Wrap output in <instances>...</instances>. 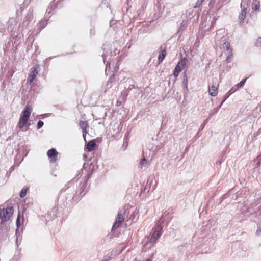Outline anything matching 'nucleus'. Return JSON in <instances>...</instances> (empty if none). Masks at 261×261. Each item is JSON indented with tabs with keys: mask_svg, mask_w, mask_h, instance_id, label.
I'll return each instance as SVG.
<instances>
[{
	"mask_svg": "<svg viewBox=\"0 0 261 261\" xmlns=\"http://www.w3.org/2000/svg\"><path fill=\"white\" fill-rule=\"evenodd\" d=\"M219 85L216 83V81H213L208 85V92L209 94L212 96H216L218 92Z\"/></svg>",
	"mask_w": 261,
	"mask_h": 261,
	"instance_id": "nucleus-5",
	"label": "nucleus"
},
{
	"mask_svg": "<svg viewBox=\"0 0 261 261\" xmlns=\"http://www.w3.org/2000/svg\"><path fill=\"white\" fill-rule=\"evenodd\" d=\"M146 261H149V260H146Z\"/></svg>",
	"mask_w": 261,
	"mask_h": 261,
	"instance_id": "nucleus-29",
	"label": "nucleus"
},
{
	"mask_svg": "<svg viewBox=\"0 0 261 261\" xmlns=\"http://www.w3.org/2000/svg\"><path fill=\"white\" fill-rule=\"evenodd\" d=\"M79 125L80 128L82 130L83 138L84 140L86 141V136L88 133V129L89 127V123L86 120H81L80 121Z\"/></svg>",
	"mask_w": 261,
	"mask_h": 261,
	"instance_id": "nucleus-7",
	"label": "nucleus"
},
{
	"mask_svg": "<svg viewBox=\"0 0 261 261\" xmlns=\"http://www.w3.org/2000/svg\"><path fill=\"white\" fill-rule=\"evenodd\" d=\"M58 154V152L54 148L48 150L47 155L50 163H55L56 162Z\"/></svg>",
	"mask_w": 261,
	"mask_h": 261,
	"instance_id": "nucleus-6",
	"label": "nucleus"
},
{
	"mask_svg": "<svg viewBox=\"0 0 261 261\" xmlns=\"http://www.w3.org/2000/svg\"><path fill=\"white\" fill-rule=\"evenodd\" d=\"M28 189H29L28 188H23L21 190L20 194V197L23 198L26 196V194H27Z\"/></svg>",
	"mask_w": 261,
	"mask_h": 261,
	"instance_id": "nucleus-16",
	"label": "nucleus"
},
{
	"mask_svg": "<svg viewBox=\"0 0 261 261\" xmlns=\"http://www.w3.org/2000/svg\"><path fill=\"white\" fill-rule=\"evenodd\" d=\"M121 105V101H117L116 102V105L117 106L119 107V106H120Z\"/></svg>",
	"mask_w": 261,
	"mask_h": 261,
	"instance_id": "nucleus-22",
	"label": "nucleus"
},
{
	"mask_svg": "<svg viewBox=\"0 0 261 261\" xmlns=\"http://www.w3.org/2000/svg\"><path fill=\"white\" fill-rule=\"evenodd\" d=\"M121 223H122L121 222H119L116 220L115 223H114V224L113 225L112 230H115V229L118 228L119 227V226L121 225Z\"/></svg>",
	"mask_w": 261,
	"mask_h": 261,
	"instance_id": "nucleus-15",
	"label": "nucleus"
},
{
	"mask_svg": "<svg viewBox=\"0 0 261 261\" xmlns=\"http://www.w3.org/2000/svg\"><path fill=\"white\" fill-rule=\"evenodd\" d=\"M247 11V8H244L242 10L240 14H239V22L240 23V24L243 23L244 20H245V19L246 18Z\"/></svg>",
	"mask_w": 261,
	"mask_h": 261,
	"instance_id": "nucleus-9",
	"label": "nucleus"
},
{
	"mask_svg": "<svg viewBox=\"0 0 261 261\" xmlns=\"http://www.w3.org/2000/svg\"><path fill=\"white\" fill-rule=\"evenodd\" d=\"M257 42H258V43H261V37H259V38L257 39Z\"/></svg>",
	"mask_w": 261,
	"mask_h": 261,
	"instance_id": "nucleus-25",
	"label": "nucleus"
},
{
	"mask_svg": "<svg viewBox=\"0 0 261 261\" xmlns=\"http://www.w3.org/2000/svg\"><path fill=\"white\" fill-rule=\"evenodd\" d=\"M146 261H149V260H146Z\"/></svg>",
	"mask_w": 261,
	"mask_h": 261,
	"instance_id": "nucleus-28",
	"label": "nucleus"
},
{
	"mask_svg": "<svg viewBox=\"0 0 261 261\" xmlns=\"http://www.w3.org/2000/svg\"><path fill=\"white\" fill-rule=\"evenodd\" d=\"M110 64H111V63H110L107 64L106 65V69H107V68H110Z\"/></svg>",
	"mask_w": 261,
	"mask_h": 261,
	"instance_id": "nucleus-24",
	"label": "nucleus"
},
{
	"mask_svg": "<svg viewBox=\"0 0 261 261\" xmlns=\"http://www.w3.org/2000/svg\"><path fill=\"white\" fill-rule=\"evenodd\" d=\"M204 0H198V3H202Z\"/></svg>",
	"mask_w": 261,
	"mask_h": 261,
	"instance_id": "nucleus-27",
	"label": "nucleus"
},
{
	"mask_svg": "<svg viewBox=\"0 0 261 261\" xmlns=\"http://www.w3.org/2000/svg\"><path fill=\"white\" fill-rule=\"evenodd\" d=\"M114 77V74H113L112 75V76L111 77V78L109 80V81H110L111 82H112V81H113Z\"/></svg>",
	"mask_w": 261,
	"mask_h": 261,
	"instance_id": "nucleus-23",
	"label": "nucleus"
},
{
	"mask_svg": "<svg viewBox=\"0 0 261 261\" xmlns=\"http://www.w3.org/2000/svg\"><path fill=\"white\" fill-rule=\"evenodd\" d=\"M228 55L227 57V59H226V61H227V62H230L232 57H233V53H232V50L230 51H229L228 52Z\"/></svg>",
	"mask_w": 261,
	"mask_h": 261,
	"instance_id": "nucleus-18",
	"label": "nucleus"
},
{
	"mask_svg": "<svg viewBox=\"0 0 261 261\" xmlns=\"http://www.w3.org/2000/svg\"><path fill=\"white\" fill-rule=\"evenodd\" d=\"M118 70V67L117 66H116L115 67V71H117V70Z\"/></svg>",
	"mask_w": 261,
	"mask_h": 261,
	"instance_id": "nucleus-26",
	"label": "nucleus"
},
{
	"mask_svg": "<svg viewBox=\"0 0 261 261\" xmlns=\"http://www.w3.org/2000/svg\"><path fill=\"white\" fill-rule=\"evenodd\" d=\"M124 215L122 214H120V213H119L117 215V216L116 219V220H117L119 222H122L124 221Z\"/></svg>",
	"mask_w": 261,
	"mask_h": 261,
	"instance_id": "nucleus-17",
	"label": "nucleus"
},
{
	"mask_svg": "<svg viewBox=\"0 0 261 261\" xmlns=\"http://www.w3.org/2000/svg\"><path fill=\"white\" fill-rule=\"evenodd\" d=\"M96 142L95 140L90 141L86 145L85 150L87 151H91L96 146Z\"/></svg>",
	"mask_w": 261,
	"mask_h": 261,
	"instance_id": "nucleus-10",
	"label": "nucleus"
},
{
	"mask_svg": "<svg viewBox=\"0 0 261 261\" xmlns=\"http://www.w3.org/2000/svg\"><path fill=\"white\" fill-rule=\"evenodd\" d=\"M38 66H37V67L31 69V73L27 79V83L31 84L34 80L37 75L38 74Z\"/></svg>",
	"mask_w": 261,
	"mask_h": 261,
	"instance_id": "nucleus-8",
	"label": "nucleus"
},
{
	"mask_svg": "<svg viewBox=\"0 0 261 261\" xmlns=\"http://www.w3.org/2000/svg\"><path fill=\"white\" fill-rule=\"evenodd\" d=\"M31 113V108L29 106H27L25 109L21 113L18 123V126L20 129L23 130V127L27 125Z\"/></svg>",
	"mask_w": 261,
	"mask_h": 261,
	"instance_id": "nucleus-1",
	"label": "nucleus"
},
{
	"mask_svg": "<svg viewBox=\"0 0 261 261\" xmlns=\"http://www.w3.org/2000/svg\"><path fill=\"white\" fill-rule=\"evenodd\" d=\"M222 46H223V48L226 50L228 52L229 51H230L231 50H232V48L230 47V43L226 41V42H225L223 45H222Z\"/></svg>",
	"mask_w": 261,
	"mask_h": 261,
	"instance_id": "nucleus-14",
	"label": "nucleus"
},
{
	"mask_svg": "<svg viewBox=\"0 0 261 261\" xmlns=\"http://www.w3.org/2000/svg\"><path fill=\"white\" fill-rule=\"evenodd\" d=\"M166 55V50L165 48H162V47H161V53H160L158 57V62L159 63H161L164 58H165Z\"/></svg>",
	"mask_w": 261,
	"mask_h": 261,
	"instance_id": "nucleus-12",
	"label": "nucleus"
},
{
	"mask_svg": "<svg viewBox=\"0 0 261 261\" xmlns=\"http://www.w3.org/2000/svg\"><path fill=\"white\" fill-rule=\"evenodd\" d=\"M43 122L41 120H39L37 123V129H40V128H41L43 126Z\"/></svg>",
	"mask_w": 261,
	"mask_h": 261,
	"instance_id": "nucleus-19",
	"label": "nucleus"
},
{
	"mask_svg": "<svg viewBox=\"0 0 261 261\" xmlns=\"http://www.w3.org/2000/svg\"><path fill=\"white\" fill-rule=\"evenodd\" d=\"M16 225L18 227H19L20 225V213L18 214L17 220H16Z\"/></svg>",
	"mask_w": 261,
	"mask_h": 261,
	"instance_id": "nucleus-20",
	"label": "nucleus"
},
{
	"mask_svg": "<svg viewBox=\"0 0 261 261\" xmlns=\"http://www.w3.org/2000/svg\"><path fill=\"white\" fill-rule=\"evenodd\" d=\"M13 208L12 207H8L6 209H0V223H3L8 221L12 216Z\"/></svg>",
	"mask_w": 261,
	"mask_h": 261,
	"instance_id": "nucleus-2",
	"label": "nucleus"
},
{
	"mask_svg": "<svg viewBox=\"0 0 261 261\" xmlns=\"http://www.w3.org/2000/svg\"><path fill=\"white\" fill-rule=\"evenodd\" d=\"M146 160L144 156H143V158H142V159L140 161V165H143L145 164V163L146 162Z\"/></svg>",
	"mask_w": 261,
	"mask_h": 261,
	"instance_id": "nucleus-21",
	"label": "nucleus"
},
{
	"mask_svg": "<svg viewBox=\"0 0 261 261\" xmlns=\"http://www.w3.org/2000/svg\"><path fill=\"white\" fill-rule=\"evenodd\" d=\"M260 8V2L259 0H253L252 9L255 11H259Z\"/></svg>",
	"mask_w": 261,
	"mask_h": 261,
	"instance_id": "nucleus-13",
	"label": "nucleus"
},
{
	"mask_svg": "<svg viewBox=\"0 0 261 261\" xmlns=\"http://www.w3.org/2000/svg\"><path fill=\"white\" fill-rule=\"evenodd\" d=\"M162 227L160 224H156L153 228V233L150 238V242L154 244L156 240L160 237L162 232Z\"/></svg>",
	"mask_w": 261,
	"mask_h": 261,
	"instance_id": "nucleus-4",
	"label": "nucleus"
},
{
	"mask_svg": "<svg viewBox=\"0 0 261 261\" xmlns=\"http://www.w3.org/2000/svg\"><path fill=\"white\" fill-rule=\"evenodd\" d=\"M246 79H243L242 81H241L239 84H237L235 87H233L232 88L230 91L228 92L229 93V95L231 94L232 93H234L236 90H237L238 88L242 87L245 82H246Z\"/></svg>",
	"mask_w": 261,
	"mask_h": 261,
	"instance_id": "nucleus-11",
	"label": "nucleus"
},
{
	"mask_svg": "<svg viewBox=\"0 0 261 261\" xmlns=\"http://www.w3.org/2000/svg\"><path fill=\"white\" fill-rule=\"evenodd\" d=\"M187 62L188 59L187 58H182L179 61L173 71V74L174 77H177L178 76L179 73L186 66Z\"/></svg>",
	"mask_w": 261,
	"mask_h": 261,
	"instance_id": "nucleus-3",
	"label": "nucleus"
}]
</instances>
